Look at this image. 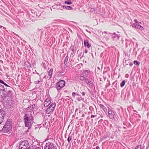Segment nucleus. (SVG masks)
<instances>
[{"label": "nucleus", "mask_w": 149, "mask_h": 149, "mask_svg": "<svg viewBox=\"0 0 149 149\" xmlns=\"http://www.w3.org/2000/svg\"><path fill=\"white\" fill-rule=\"evenodd\" d=\"M39 75L40 77H41L40 76V75Z\"/></svg>", "instance_id": "obj_55"}, {"label": "nucleus", "mask_w": 149, "mask_h": 149, "mask_svg": "<svg viewBox=\"0 0 149 149\" xmlns=\"http://www.w3.org/2000/svg\"><path fill=\"white\" fill-rule=\"evenodd\" d=\"M72 139V136L70 135V134H69L68 137V141L69 143L70 142L71 140Z\"/></svg>", "instance_id": "obj_22"}, {"label": "nucleus", "mask_w": 149, "mask_h": 149, "mask_svg": "<svg viewBox=\"0 0 149 149\" xmlns=\"http://www.w3.org/2000/svg\"><path fill=\"white\" fill-rule=\"evenodd\" d=\"M51 99L49 96H48V97L46 99L44 102V105L45 107H47L50 105L51 103Z\"/></svg>", "instance_id": "obj_8"}, {"label": "nucleus", "mask_w": 149, "mask_h": 149, "mask_svg": "<svg viewBox=\"0 0 149 149\" xmlns=\"http://www.w3.org/2000/svg\"><path fill=\"white\" fill-rule=\"evenodd\" d=\"M65 3L66 4L70 5L72 4L71 0H67L65 2Z\"/></svg>", "instance_id": "obj_20"}, {"label": "nucleus", "mask_w": 149, "mask_h": 149, "mask_svg": "<svg viewBox=\"0 0 149 149\" xmlns=\"http://www.w3.org/2000/svg\"><path fill=\"white\" fill-rule=\"evenodd\" d=\"M84 114H83L82 115V117H84Z\"/></svg>", "instance_id": "obj_46"}, {"label": "nucleus", "mask_w": 149, "mask_h": 149, "mask_svg": "<svg viewBox=\"0 0 149 149\" xmlns=\"http://www.w3.org/2000/svg\"><path fill=\"white\" fill-rule=\"evenodd\" d=\"M2 122L0 120V124H1Z\"/></svg>", "instance_id": "obj_47"}, {"label": "nucleus", "mask_w": 149, "mask_h": 149, "mask_svg": "<svg viewBox=\"0 0 149 149\" xmlns=\"http://www.w3.org/2000/svg\"><path fill=\"white\" fill-rule=\"evenodd\" d=\"M134 63L135 65H139L140 64V63L139 62H138L136 61H134Z\"/></svg>", "instance_id": "obj_24"}, {"label": "nucleus", "mask_w": 149, "mask_h": 149, "mask_svg": "<svg viewBox=\"0 0 149 149\" xmlns=\"http://www.w3.org/2000/svg\"><path fill=\"white\" fill-rule=\"evenodd\" d=\"M4 118L1 117V116H0V120L2 121L3 122V120Z\"/></svg>", "instance_id": "obj_33"}, {"label": "nucleus", "mask_w": 149, "mask_h": 149, "mask_svg": "<svg viewBox=\"0 0 149 149\" xmlns=\"http://www.w3.org/2000/svg\"><path fill=\"white\" fill-rule=\"evenodd\" d=\"M132 26V27L134 28L135 29H139L141 30H142L144 29V28L142 26L139 24H133Z\"/></svg>", "instance_id": "obj_9"}, {"label": "nucleus", "mask_w": 149, "mask_h": 149, "mask_svg": "<svg viewBox=\"0 0 149 149\" xmlns=\"http://www.w3.org/2000/svg\"><path fill=\"white\" fill-rule=\"evenodd\" d=\"M33 120V117L31 111H29L27 114H25L24 117V120L25 123V126L29 128V127H30V123H31V120Z\"/></svg>", "instance_id": "obj_1"}, {"label": "nucleus", "mask_w": 149, "mask_h": 149, "mask_svg": "<svg viewBox=\"0 0 149 149\" xmlns=\"http://www.w3.org/2000/svg\"><path fill=\"white\" fill-rule=\"evenodd\" d=\"M39 75L40 77H41L40 76V75Z\"/></svg>", "instance_id": "obj_56"}, {"label": "nucleus", "mask_w": 149, "mask_h": 149, "mask_svg": "<svg viewBox=\"0 0 149 149\" xmlns=\"http://www.w3.org/2000/svg\"><path fill=\"white\" fill-rule=\"evenodd\" d=\"M46 76H45V77H44V78H46Z\"/></svg>", "instance_id": "obj_52"}, {"label": "nucleus", "mask_w": 149, "mask_h": 149, "mask_svg": "<svg viewBox=\"0 0 149 149\" xmlns=\"http://www.w3.org/2000/svg\"><path fill=\"white\" fill-rule=\"evenodd\" d=\"M97 114L99 115L100 117L102 118H103L104 116V113L102 111H99L98 113H97Z\"/></svg>", "instance_id": "obj_17"}, {"label": "nucleus", "mask_w": 149, "mask_h": 149, "mask_svg": "<svg viewBox=\"0 0 149 149\" xmlns=\"http://www.w3.org/2000/svg\"><path fill=\"white\" fill-rule=\"evenodd\" d=\"M84 44L85 47L88 48H89L91 46V45L89 43L88 41L87 40H84Z\"/></svg>", "instance_id": "obj_12"}, {"label": "nucleus", "mask_w": 149, "mask_h": 149, "mask_svg": "<svg viewBox=\"0 0 149 149\" xmlns=\"http://www.w3.org/2000/svg\"><path fill=\"white\" fill-rule=\"evenodd\" d=\"M0 82L1 83V84H3L4 85V84L5 83L3 81L1 80L0 79Z\"/></svg>", "instance_id": "obj_29"}, {"label": "nucleus", "mask_w": 149, "mask_h": 149, "mask_svg": "<svg viewBox=\"0 0 149 149\" xmlns=\"http://www.w3.org/2000/svg\"><path fill=\"white\" fill-rule=\"evenodd\" d=\"M73 8H72L70 6H66V9L68 10H71L72 9H73Z\"/></svg>", "instance_id": "obj_23"}, {"label": "nucleus", "mask_w": 149, "mask_h": 149, "mask_svg": "<svg viewBox=\"0 0 149 149\" xmlns=\"http://www.w3.org/2000/svg\"><path fill=\"white\" fill-rule=\"evenodd\" d=\"M39 75L40 77H41L40 76V75Z\"/></svg>", "instance_id": "obj_54"}, {"label": "nucleus", "mask_w": 149, "mask_h": 149, "mask_svg": "<svg viewBox=\"0 0 149 149\" xmlns=\"http://www.w3.org/2000/svg\"><path fill=\"white\" fill-rule=\"evenodd\" d=\"M36 74H38V75H39V73H38V72H37V73H36Z\"/></svg>", "instance_id": "obj_49"}, {"label": "nucleus", "mask_w": 149, "mask_h": 149, "mask_svg": "<svg viewBox=\"0 0 149 149\" xmlns=\"http://www.w3.org/2000/svg\"><path fill=\"white\" fill-rule=\"evenodd\" d=\"M12 129V121L10 120H8L6 121L3 128L1 130L2 132H8Z\"/></svg>", "instance_id": "obj_2"}, {"label": "nucleus", "mask_w": 149, "mask_h": 149, "mask_svg": "<svg viewBox=\"0 0 149 149\" xmlns=\"http://www.w3.org/2000/svg\"><path fill=\"white\" fill-rule=\"evenodd\" d=\"M67 63H68V62H66L64 61V64H65V65H67Z\"/></svg>", "instance_id": "obj_43"}, {"label": "nucleus", "mask_w": 149, "mask_h": 149, "mask_svg": "<svg viewBox=\"0 0 149 149\" xmlns=\"http://www.w3.org/2000/svg\"><path fill=\"white\" fill-rule=\"evenodd\" d=\"M111 36L113 40L114 41H117L119 40L120 36L116 34L115 33H113Z\"/></svg>", "instance_id": "obj_10"}, {"label": "nucleus", "mask_w": 149, "mask_h": 149, "mask_svg": "<svg viewBox=\"0 0 149 149\" xmlns=\"http://www.w3.org/2000/svg\"><path fill=\"white\" fill-rule=\"evenodd\" d=\"M28 109H29V107H27L26 109L27 110Z\"/></svg>", "instance_id": "obj_51"}, {"label": "nucleus", "mask_w": 149, "mask_h": 149, "mask_svg": "<svg viewBox=\"0 0 149 149\" xmlns=\"http://www.w3.org/2000/svg\"><path fill=\"white\" fill-rule=\"evenodd\" d=\"M80 98H78L77 99V100H78V101H80L81 100Z\"/></svg>", "instance_id": "obj_45"}, {"label": "nucleus", "mask_w": 149, "mask_h": 149, "mask_svg": "<svg viewBox=\"0 0 149 149\" xmlns=\"http://www.w3.org/2000/svg\"><path fill=\"white\" fill-rule=\"evenodd\" d=\"M56 105V104L55 103H53L51 104L47 109L46 112L49 114H51L54 111Z\"/></svg>", "instance_id": "obj_4"}, {"label": "nucleus", "mask_w": 149, "mask_h": 149, "mask_svg": "<svg viewBox=\"0 0 149 149\" xmlns=\"http://www.w3.org/2000/svg\"><path fill=\"white\" fill-rule=\"evenodd\" d=\"M96 149H100V147L98 146H96Z\"/></svg>", "instance_id": "obj_44"}, {"label": "nucleus", "mask_w": 149, "mask_h": 149, "mask_svg": "<svg viewBox=\"0 0 149 149\" xmlns=\"http://www.w3.org/2000/svg\"><path fill=\"white\" fill-rule=\"evenodd\" d=\"M82 95L83 96H84L85 95V93L84 92H83L82 93Z\"/></svg>", "instance_id": "obj_42"}, {"label": "nucleus", "mask_w": 149, "mask_h": 149, "mask_svg": "<svg viewBox=\"0 0 149 149\" xmlns=\"http://www.w3.org/2000/svg\"><path fill=\"white\" fill-rule=\"evenodd\" d=\"M134 21L136 23H138V22L137 20L136 19H135L134 20Z\"/></svg>", "instance_id": "obj_38"}, {"label": "nucleus", "mask_w": 149, "mask_h": 149, "mask_svg": "<svg viewBox=\"0 0 149 149\" xmlns=\"http://www.w3.org/2000/svg\"><path fill=\"white\" fill-rule=\"evenodd\" d=\"M68 56H67L66 57H65V59L64 61L66 62H68Z\"/></svg>", "instance_id": "obj_28"}, {"label": "nucleus", "mask_w": 149, "mask_h": 149, "mask_svg": "<svg viewBox=\"0 0 149 149\" xmlns=\"http://www.w3.org/2000/svg\"><path fill=\"white\" fill-rule=\"evenodd\" d=\"M107 116L110 119H113L115 118V113L112 108H108Z\"/></svg>", "instance_id": "obj_5"}, {"label": "nucleus", "mask_w": 149, "mask_h": 149, "mask_svg": "<svg viewBox=\"0 0 149 149\" xmlns=\"http://www.w3.org/2000/svg\"><path fill=\"white\" fill-rule=\"evenodd\" d=\"M61 7L63 9H66V6H61Z\"/></svg>", "instance_id": "obj_35"}, {"label": "nucleus", "mask_w": 149, "mask_h": 149, "mask_svg": "<svg viewBox=\"0 0 149 149\" xmlns=\"http://www.w3.org/2000/svg\"><path fill=\"white\" fill-rule=\"evenodd\" d=\"M65 85V82L63 80H60L57 82L56 84V87L58 90H60Z\"/></svg>", "instance_id": "obj_6"}, {"label": "nucleus", "mask_w": 149, "mask_h": 149, "mask_svg": "<svg viewBox=\"0 0 149 149\" xmlns=\"http://www.w3.org/2000/svg\"><path fill=\"white\" fill-rule=\"evenodd\" d=\"M99 105L100 107L103 110V111L106 113L107 109L106 107L104 105L101 104H99Z\"/></svg>", "instance_id": "obj_14"}, {"label": "nucleus", "mask_w": 149, "mask_h": 149, "mask_svg": "<svg viewBox=\"0 0 149 149\" xmlns=\"http://www.w3.org/2000/svg\"><path fill=\"white\" fill-rule=\"evenodd\" d=\"M86 84H89L90 86H91L93 82L91 81L90 79L86 77L84 81Z\"/></svg>", "instance_id": "obj_11"}, {"label": "nucleus", "mask_w": 149, "mask_h": 149, "mask_svg": "<svg viewBox=\"0 0 149 149\" xmlns=\"http://www.w3.org/2000/svg\"><path fill=\"white\" fill-rule=\"evenodd\" d=\"M86 78V77H85L83 75V76L81 75L78 77V78L81 81H84Z\"/></svg>", "instance_id": "obj_19"}, {"label": "nucleus", "mask_w": 149, "mask_h": 149, "mask_svg": "<svg viewBox=\"0 0 149 149\" xmlns=\"http://www.w3.org/2000/svg\"><path fill=\"white\" fill-rule=\"evenodd\" d=\"M129 65H130V66H132L133 65V64L132 63H130V64H129Z\"/></svg>", "instance_id": "obj_41"}, {"label": "nucleus", "mask_w": 149, "mask_h": 149, "mask_svg": "<svg viewBox=\"0 0 149 149\" xmlns=\"http://www.w3.org/2000/svg\"><path fill=\"white\" fill-rule=\"evenodd\" d=\"M76 95L75 93L74 92H73L72 93V95L73 97H75V96Z\"/></svg>", "instance_id": "obj_34"}, {"label": "nucleus", "mask_w": 149, "mask_h": 149, "mask_svg": "<svg viewBox=\"0 0 149 149\" xmlns=\"http://www.w3.org/2000/svg\"><path fill=\"white\" fill-rule=\"evenodd\" d=\"M90 72V71L88 70H84L82 72V75L85 77H87Z\"/></svg>", "instance_id": "obj_13"}, {"label": "nucleus", "mask_w": 149, "mask_h": 149, "mask_svg": "<svg viewBox=\"0 0 149 149\" xmlns=\"http://www.w3.org/2000/svg\"><path fill=\"white\" fill-rule=\"evenodd\" d=\"M134 149H141V145L137 146Z\"/></svg>", "instance_id": "obj_25"}, {"label": "nucleus", "mask_w": 149, "mask_h": 149, "mask_svg": "<svg viewBox=\"0 0 149 149\" xmlns=\"http://www.w3.org/2000/svg\"><path fill=\"white\" fill-rule=\"evenodd\" d=\"M24 65L25 67L27 68H30L31 67V65L30 64L29 62H25L24 63Z\"/></svg>", "instance_id": "obj_18"}, {"label": "nucleus", "mask_w": 149, "mask_h": 149, "mask_svg": "<svg viewBox=\"0 0 149 149\" xmlns=\"http://www.w3.org/2000/svg\"><path fill=\"white\" fill-rule=\"evenodd\" d=\"M140 24H141V22H139Z\"/></svg>", "instance_id": "obj_53"}, {"label": "nucleus", "mask_w": 149, "mask_h": 149, "mask_svg": "<svg viewBox=\"0 0 149 149\" xmlns=\"http://www.w3.org/2000/svg\"><path fill=\"white\" fill-rule=\"evenodd\" d=\"M2 26L1 25H0V28H1Z\"/></svg>", "instance_id": "obj_50"}, {"label": "nucleus", "mask_w": 149, "mask_h": 149, "mask_svg": "<svg viewBox=\"0 0 149 149\" xmlns=\"http://www.w3.org/2000/svg\"><path fill=\"white\" fill-rule=\"evenodd\" d=\"M26 149H33L32 147H29L28 148H26Z\"/></svg>", "instance_id": "obj_37"}, {"label": "nucleus", "mask_w": 149, "mask_h": 149, "mask_svg": "<svg viewBox=\"0 0 149 149\" xmlns=\"http://www.w3.org/2000/svg\"><path fill=\"white\" fill-rule=\"evenodd\" d=\"M92 56H93V55L92 54Z\"/></svg>", "instance_id": "obj_57"}, {"label": "nucleus", "mask_w": 149, "mask_h": 149, "mask_svg": "<svg viewBox=\"0 0 149 149\" xmlns=\"http://www.w3.org/2000/svg\"><path fill=\"white\" fill-rule=\"evenodd\" d=\"M4 85H5V86H7L8 87V90H10L12 88V87H11L9 86L8 85L6 84V83H5V84H4Z\"/></svg>", "instance_id": "obj_26"}, {"label": "nucleus", "mask_w": 149, "mask_h": 149, "mask_svg": "<svg viewBox=\"0 0 149 149\" xmlns=\"http://www.w3.org/2000/svg\"><path fill=\"white\" fill-rule=\"evenodd\" d=\"M86 149H91V148H89V147H88L86 148Z\"/></svg>", "instance_id": "obj_48"}, {"label": "nucleus", "mask_w": 149, "mask_h": 149, "mask_svg": "<svg viewBox=\"0 0 149 149\" xmlns=\"http://www.w3.org/2000/svg\"><path fill=\"white\" fill-rule=\"evenodd\" d=\"M87 52H88V50H87V49H85V51H84V52L85 53H87Z\"/></svg>", "instance_id": "obj_39"}, {"label": "nucleus", "mask_w": 149, "mask_h": 149, "mask_svg": "<svg viewBox=\"0 0 149 149\" xmlns=\"http://www.w3.org/2000/svg\"><path fill=\"white\" fill-rule=\"evenodd\" d=\"M97 116V115H91V118H93Z\"/></svg>", "instance_id": "obj_32"}, {"label": "nucleus", "mask_w": 149, "mask_h": 149, "mask_svg": "<svg viewBox=\"0 0 149 149\" xmlns=\"http://www.w3.org/2000/svg\"><path fill=\"white\" fill-rule=\"evenodd\" d=\"M11 91L10 90H9L8 91V92H7V93H11Z\"/></svg>", "instance_id": "obj_36"}, {"label": "nucleus", "mask_w": 149, "mask_h": 149, "mask_svg": "<svg viewBox=\"0 0 149 149\" xmlns=\"http://www.w3.org/2000/svg\"><path fill=\"white\" fill-rule=\"evenodd\" d=\"M40 82V81L38 80V81H35L34 82L35 84H38Z\"/></svg>", "instance_id": "obj_31"}, {"label": "nucleus", "mask_w": 149, "mask_h": 149, "mask_svg": "<svg viewBox=\"0 0 149 149\" xmlns=\"http://www.w3.org/2000/svg\"><path fill=\"white\" fill-rule=\"evenodd\" d=\"M28 144V142L27 141H22L19 145V149H26Z\"/></svg>", "instance_id": "obj_7"}, {"label": "nucleus", "mask_w": 149, "mask_h": 149, "mask_svg": "<svg viewBox=\"0 0 149 149\" xmlns=\"http://www.w3.org/2000/svg\"><path fill=\"white\" fill-rule=\"evenodd\" d=\"M125 83V80H123L120 84V86L123 87L124 86Z\"/></svg>", "instance_id": "obj_21"}, {"label": "nucleus", "mask_w": 149, "mask_h": 149, "mask_svg": "<svg viewBox=\"0 0 149 149\" xmlns=\"http://www.w3.org/2000/svg\"><path fill=\"white\" fill-rule=\"evenodd\" d=\"M34 149H41L40 147H36V148H35Z\"/></svg>", "instance_id": "obj_40"}, {"label": "nucleus", "mask_w": 149, "mask_h": 149, "mask_svg": "<svg viewBox=\"0 0 149 149\" xmlns=\"http://www.w3.org/2000/svg\"><path fill=\"white\" fill-rule=\"evenodd\" d=\"M44 149H57L56 145L52 142H48L46 143Z\"/></svg>", "instance_id": "obj_3"}, {"label": "nucleus", "mask_w": 149, "mask_h": 149, "mask_svg": "<svg viewBox=\"0 0 149 149\" xmlns=\"http://www.w3.org/2000/svg\"><path fill=\"white\" fill-rule=\"evenodd\" d=\"M5 116V112L2 110L0 109V116L4 118Z\"/></svg>", "instance_id": "obj_15"}, {"label": "nucleus", "mask_w": 149, "mask_h": 149, "mask_svg": "<svg viewBox=\"0 0 149 149\" xmlns=\"http://www.w3.org/2000/svg\"><path fill=\"white\" fill-rule=\"evenodd\" d=\"M90 11H91V12H92L93 13H95V9L93 8H91L90 10Z\"/></svg>", "instance_id": "obj_27"}, {"label": "nucleus", "mask_w": 149, "mask_h": 149, "mask_svg": "<svg viewBox=\"0 0 149 149\" xmlns=\"http://www.w3.org/2000/svg\"><path fill=\"white\" fill-rule=\"evenodd\" d=\"M53 70L52 69H50L48 72V75L49 76V79H51L52 77V73L53 72Z\"/></svg>", "instance_id": "obj_16"}, {"label": "nucleus", "mask_w": 149, "mask_h": 149, "mask_svg": "<svg viewBox=\"0 0 149 149\" xmlns=\"http://www.w3.org/2000/svg\"><path fill=\"white\" fill-rule=\"evenodd\" d=\"M0 82L1 83V84H3L4 85V84L5 83L3 81L1 80L0 79Z\"/></svg>", "instance_id": "obj_30"}]
</instances>
